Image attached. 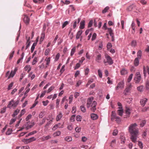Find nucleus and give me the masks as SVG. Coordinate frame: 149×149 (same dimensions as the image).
<instances>
[{"label":"nucleus","mask_w":149,"mask_h":149,"mask_svg":"<svg viewBox=\"0 0 149 149\" xmlns=\"http://www.w3.org/2000/svg\"><path fill=\"white\" fill-rule=\"evenodd\" d=\"M26 111L24 109H23L21 111L20 114L19 115L18 117L20 118L25 113Z\"/></svg>","instance_id":"obj_35"},{"label":"nucleus","mask_w":149,"mask_h":149,"mask_svg":"<svg viewBox=\"0 0 149 149\" xmlns=\"http://www.w3.org/2000/svg\"><path fill=\"white\" fill-rule=\"evenodd\" d=\"M124 86L125 83L123 81H122L118 83L117 86L115 88V90H117L119 88L122 89L124 88Z\"/></svg>","instance_id":"obj_6"},{"label":"nucleus","mask_w":149,"mask_h":149,"mask_svg":"<svg viewBox=\"0 0 149 149\" xmlns=\"http://www.w3.org/2000/svg\"><path fill=\"white\" fill-rule=\"evenodd\" d=\"M61 125V124L60 123H58L57 124H56L52 128V130H55L58 128H63V125H62L61 127H60Z\"/></svg>","instance_id":"obj_10"},{"label":"nucleus","mask_w":149,"mask_h":149,"mask_svg":"<svg viewBox=\"0 0 149 149\" xmlns=\"http://www.w3.org/2000/svg\"><path fill=\"white\" fill-rule=\"evenodd\" d=\"M45 61H46V65L45 67L47 68L50 62V58L49 57L48 58L47 57L45 60Z\"/></svg>","instance_id":"obj_14"},{"label":"nucleus","mask_w":149,"mask_h":149,"mask_svg":"<svg viewBox=\"0 0 149 149\" xmlns=\"http://www.w3.org/2000/svg\"><path fill=\"white\" fill-rule=\"evenodd\" d=\"M55 88V87L54 86H52L50 87H49L47 91V93H49L53 90Z\"/></svg>","instance_id":"obj_26"},{"label":"nucleus","mask_w":149,"mask_h":149,"mask_svg":"<svg viewBox=\"0 0 149 149\" xmlns=\"http://www.w3.org/2000/svg\"><path fill=\"white\" fill-rule=\"evenodd\" d=\"M12 132V130L11 128H9L7 131L6 134L7 135L10 134Z\"/></svg>","instance_id":"obj_38"},{"label":"nucleus","mask_w":149,"mask_h":149,"mask_svg":"<svg viewBox=\"0 0 149 149\" xmlns=\"http://www.w3.org/2000/svg\"><path fill=\"white\" fill-rule=\"evenodd\" d=\"M15 74V72H13L12 70L11 71L10 73V74L9 76L8 77V78L9 79L11 77H13Z\"/></svg>","instance_id":"obj_33"},{"label":"nucleus","mask_w":149,"mask_h":149,"mask_svg":"<svg viewBox=\"0 0 149 149\" xmlns=\"http://www.w3.org/2000/svg\"><path fill=\"white\" fill-rule=\"evenodd\" d=\"M85 21L84 20L82 21L80 23L79 28L81 29H83L84 28Z\"/></svg>","instance_id":"obj_17"},{"label":"nucleus","mask_w":149,"mask_h":149,"mask_svg":"<svg viewBox=\"0 0 149 149\" xmlns=\"http://www.w3.org/2000/svg\"><path fill=\"white\" fill-rule=\"evenodd\" d=\"M112 47V45L111 43L109 42L108 43L107 45V47L108 50L109 49Z\"/></svg>","instance_id":"obj_49"},{"label":"nucleus","mask_w":149,"mask_h":149,"mask_svg":"<svg viewBox=\"0 0 149 149\" xmlns=\"http://www.w3.org/2000/svg\"><path fill=\"white\" fill-rule=\"evenodd\" d=\"M80 108L82 112L84 113L86 112V109L84 105H82L80 107Z\"/></svg>","instance_id":"obj_29"},{"label":"nucleus","mask_w":149,"mask_h":149,"mask_svg":"<svg viewBox=\"0 0 149 149\" xmlns=\"http://www.w3.org/2000/svg\"><path fill=\"white\" fill-rule=\"evenodd\" d=\"M141 79V77L140 72H136L135 76L134 78V80L135 83L136 84L139 83L140 82Z\"/></svg>","instance_id":"obj_5"},{"label":"nucleus","mask_w":149,"mask_h":149,"mask_svg":"<svg viewBox=\"0 0 149 149\" xmlns=\"http://www.w3.org/2000/svg\"><path fill=\"white\" fill-rule=\"evenodd\" d=\"M79 63H77L74 67V69L76 70L79 68L80 66V64Z\"/></svg>","instance_id":"obj_60"},{"label":"nucleus","mask_w":149,"mask_h":149,"mask_svg":"<svg viewBox=\"0 0 149 149\" xmlns=\"http://www.w3.org/2000/svg\"><path fill=\"white\" fill-rule=\"evenodd\" d=\"M127 72V70L125 69H123L120 71V73L122 75H124L126 74Z\"/></svg>","instance_id":"obj_34"},{"label":"nucleus","mask_w":149,"mask_h":149,"mask_svg":"<svg viewBox=\"0 0 149 149\" xmlns=\"http://www.w3.org/2000/svg\"><path fill=\"white\" fill-rule=\"evenodd\" d=\"M69 23V22L68 21H66L65 22L62 24V28H64L66 25H67Z\"/></svg>","instance_id":"obj_41"},{"label":"nucleus","mask_w":149,"mask_h":149,"mask_svg":"<svg viewBox=\"0 0 149 149\" xmlns=\"http://www.w3.org/2000/svg\"><path fill=\"white\" fill-rule=\"evenodd\" d=\"M137 90L138 91L141 92L143 91V86H140L137 88Z\"/></svg>","instance_id":"obj_43"},{"label":"nucleus","mask_w":149,"mask_h":149,"mask_svg":"<svg viewBox=\"0 0 149 149\" xmlns=\"http://www.w3.org/2000/svg\"><path fill=\"white\" fill-rule=\"evenodd\" d=\"M125 111L126 114L128 115H129L131 113V110L129 107H126Z\"/></svg>","instance_id":"obj_21"},{"label":"nucleus","mask_w":149,"mask_h":149,"mask_svg":"<svg viewBox=\"0 0 149 149\" xmlns=\"http://www.w3.org/2000/svg\"><path fill=\"white\" fill-rule=\"evenodd\" d=\"M81 128L79 127H77L75 128V130L76 132H79L81 131Z\"/></svg>","instance_id":"obj_62"},{"label":"nucleus","mask_w":149,"mask_h":149,"mask_svg":"<svg viewBox=\"0 0 149 149\" xmlns=\"http://www.w3.org/2000/svg\"><path fill=\"white\" fill-rule=\"evenodd\" d=\"M37 44L36 42H34L33 43L32 45L31 48V52H33L34 50L35 47L36 46Z\"/></svg>","instance_id":"obj_32"},{"label":"nucleus","mask_w":149,"mask_h":149,"mask_svg":"<svg viewBox=\"0 0 149 149\" xmlns=\"http://www.w3.org/2000/svg\"><path fill=\"white\" fill-rule=\"evenodd\" d=\"M97 105V102L95 101L91 103L87 102L86 106L88 108L91 107V110L93 112H95L96 110V107Z\"/></svg>","instance_id":"obj_2"},{"label":"nucleus","mask_w":149,"mask_h":149,"mask_svg":"<svg viewBox=\"0 0 149 149\" xmlns=\"http://www.w3.org/2000/svg\"><path fill=\"white\" fill-rule=\"evenodd\" d=\"M45 37V33L44 32H42L41 34V37L40 40V43L41 44L42 42L44 40Z\"/></svg>","instance_id":"obj_19"},{"label":"nucleus","mask_w":149,"mask_h":149,"mask_svg":"<svg viewBox=\"0 0 149 149\" xmlns=\"http://www.w3.org/2000/svg\"><path fill=\"white\" fill-rule=\"evenodd\" d=\"M97 34L95 33H94L92 35L91 40L93 41L95 40L96 38Z\"/></svg>","instance_id":"obj_47"},{"label":"nucleus","mask_w":149,"mask_h":149,"mask_svg":"<svg viewBox=\"0 0 149 149\" xmlns=\"http://www.w3.org/2000/svg\"><path fill=\"white\" fill-rule=\"evenodd\" d=\"M37 131H36V130L32 132H31L29 133L26 136H28L31 135H32L35 134H36V133H37Z\"/></svg>","instance_id":"obj_48"},{"label":"nucleus","mask_w":149,"mask_h":149,"mask_svg":"<svg viewBox=\"0 0 149 149\" xmlns=\"http://www.w3.org/2000/svg\"><path fill=\"white\" fill-rule=\"evenodd\" d=\"M105 57L107 60V61L104 60L103 62L105 65L107 63L109 65H111L113 63V61L110 56L107 54H106L105 55Z\"/></svg>","instance_id":"obj_4"},{"label":"nucleus","mask_w":149,"mask_h":149,"mask_svg":"<svg viewBox=\"0 0 149 149\" xmlns=\"http://www.w3.org/2000/svg\"><path fill=\"white\" fill-rule=\"evenodd\" d=\"M118 114L120 116H122L123 114V109H119L118 110Z\"/></svg>","instance_id":"obj_31"},{"label":"nucleus","mask_w":149,"mask_h":149,"mask_svg":"<svg viewBox=\"0 0 149 149\" xmlns=\"http://www.w3.org/2000/svg\"><path fill=\"white\" fill-rule=\"evenodd\" d=\"M133 76V74H131L129 75L128 78L127 80V82H128L129 83L131 81L132 79Z\"/></svg>","instance_id":"obj_39"},{"label":"nucleus","mask_w":149,"mask_h":149,"mask_svg":"<svg viewBox=\"0 0 149 149\" xmlns=\"http://www.w3.org/2000/svg\"><path fill=\"white\" fill-rule=\"evenodd\" d=\"M109 8L108 6H107L102 10V13H106L107 12V11L109 10Z\"/></svg>","instance_id":"obj_55"},{"label":"nucleus","mask_w":149,"mask_h":149,"mask_svg":"<svg viewBox=\"0 0 149 149\" xmlns=\"http://www.w3.org/2000/svg\"><path fill=\"white\" fill-rule=\"evenodd\" d=\"M130 89L128 88L127 87L125 89L124 92V93L125 95H127V93H128L130 91Z\"/></svg>","instance_id":"obj_45"},{"label":"nucleus","mask_w":149,"mask_h":149,"mask_svg":"<svg viewBox=\"0 0 149 149\" xmlns=\"http://www.w3.org/2000/svg\"><path fill=\"white\" fill-rule=\"evenodd\" d=\"M13 83L11 82L10 84H9L8 86V90H10L11 89L13 85Z\"/></svg>","instance_id":"obj_61"},{"label":"nucleus","mask_w":149,"mask_h":149,"mask_svg":"<svg viewBox=\"0 0 149 149\" xmlns=\"http://www.w3.org/2000/svg\"><path fill=\"white\" fill-rule=\"evenodd\" d=\"M19 102V100L15 101L12 100L9 102V104L7 106V107L10 109L12 107L15 108L18 104Z\"/></svg>","instance_id":"obj_3"},{"label":"nucleus","mask_w":149,"mask_h":149,"mask_svg":"<svg viewBox=\"0 0 149 149\" xmlns=\"http://www.w3.org/2000/svg\"><path fill=\"white\" fill-rule=\"evenodd\" d=\"M30 148L28 146H22L21 149H29Z\"/></svg>","instance_id":"obj_64"},{"label":"nucleus","mask_w":149,"mask_h":149,"mask_svg":"<svg viewBox=\"0 0 149 149\" xmlns=\"http://www.w3.org/2000/svg\"><path fill=\"white\" fill-rule=\"evenodd\" d=\"M93 28H91L90 29H88L85 32V35H87L88 34L89 32H90V31H93Z\"/></svg>","instance_id":"obj_51"},{"label":"nucleus","mask_w":149,"mask_h":149,"mask_svg":"<svg viewBox=\"0 0 149 149\" xmlns=\"http://www.w3.org/2000/svg\"><path fill=\"white\" fill-rule=\"evenodd\" d=\"M76 51V47H74L71 50V52L70 53V56H72L74 53Z\"/></svg>","instance_id":"obj_27"},{"label":"nucleus","mask_w":149,"mask_h":149,"mask_svg":"<svg viewBox=\"0 0 149 149\" xmlns=\"http://www.w3.org/2000/svg\"><path fill=\"white\" fill-rule=\"evenodd\" d=\"M137 126V125L136 123H133L131 124L128 127L129 132L131 134V140L134 143L136 142L139 133V129Z\"/></svg>","instance_id":"obj_1"},{"label":"nucleus","mask_w":149,"mask_h":149,"mask_svg":"<svg viewBox=\"0 0 149 149\" xmlns=\"http://www.w3.org/2000/svg\"><path fill=\"white\" fill-rule=\"evenodd\" d=\"M139 58H136L134 61V64L135 66H138L139 64Z\"/></svg>","instance_id":"obj_20"},{"label":"nucleus","mask_w":149,"mask_h":149,"mask_svg":"<svg viewBox=\"0 0 149 149\" xmlns=\"http://www.w3.org/2000/svg\"><path fill=\"white\" fill-rule=\"evenodd\" d=\"M142 56V52L141 50H139L137 53V57L136 58H138L139 59L141 58Z\"/></svg>","instance_id":"obj_25"},{"label":"nucleus","mask_w":149,"mask_h":149,"mask_svg":"<svg viewBox=\"0 0 149 149\" xmlns=\"http://www.w3.org/2000/svg\"><path fill=\"white\" fill-rule=\"evenodd\" d=\"M23 20L24 22L26 24H29L30 20L29 17L28 16H25L23 18Z\"/></svg>","instance_id":"obj_15"},{"label":"nucleus","mask_w":149,"mask_h":149,"mask_svg":"<svg viewBox=\"0 0 149 149\" xmlns=\"http://www.w3.org/2000/svg\"><path fill=\"white\" fill-rule=\"evenodd\" d=\"M107 29H108V32H109L110 36H112V35L113 34V30L111 28H108Z\"/></svg>","instance_id":"obj_40"},{"label":"nucleus","mask_w":149,"mask_h":149,"mask_svg":"<svg viewBox=\"0 0 149 149\" xmlns=\"http://www.w3.org/2000/svg\"><path fill=\"white\" fill-rule=\"evenodd\" d=\"M61 134V132L59 131H58L54 133L53 135L54 137H56V136H59Z\"/></svg>","instance_id":"obj_28"},{"label":"nucleus","mask_w":149,"mask_h":149,"mask_svg":"<svg viewBox=\"0 0 149 149\" xmlns=\"http://www.w3.org/2000/svg\"><path fill=\"white\" fill-rule=\"evenodd\" d=\"M101 59V55L100 54H99L97 55V56H96V58L95 59V60L97 62L100 63Z\"/></svg>","instance_id":"obj_16"},{"label":"nucleus","mask_w":149,"mask_h":149,"mask_svg":"<svg viewBox=\"0 0 149 149\" xmlns=\"http://www.w3.org/2000/svg\"><path fill=\"white\" fill-rule=\"evenodd\" d=\"M63 116L62 113L61 112H59L57 115L56 117V120L58 121L60 120Z\"/></svg>","instance_id":"obj_13"},{"label":"nucleus","mask_w":149,"mask_h":149,"mask_svg":"<svg viewBox=\"0 0 149 149\" xmlns=\"http://www.w3.org/2000/svg\"><path fill=\"white\" fill-rule=\"evenodd\" d=\"M114 119H116V121L118 123H119L120 122V118L118 116L114 118Z\"/></svg>","instance_id":"obj_50"},{"label":"nucleus","mask_w":149,"mask_h":149,"mask_svg":"<svg viewBox=\"0 0 149 149\" xmlns=\"http://www.w3.org/2000/svg\"><path fill=\"white\" fill-rule=\"evenodd\" d=\"M60 54L59 53H58L56 55L54 58V62L57 61L59 59Z\"/></svg>","instance_id":"obj_24"},{"label":"nucleus","mask_w":149,"mask_h":149,"mask_svg":"<svg viewBox=\"0 0 149 149\" xmlns=\"http://www.w3.org/2000/svg\"><path fill=\"white\" fill-rule=\"evenodd\" d=\"M91 118L93 120H94L97 119L98 118V115L96 114L92 113L91 115Z\"/></svg>","instance_id":"obj_12"},{"label":"nucleus","mask_w":149,"mask_h":149,"mask_svg":"<svg viewBox=\"0 0 149 149\" xmlns=\"http://www.w3.org/2000/svg\"><path fill=\"white\" fill-rule=\"evenodd\" d=\"M52 137L50 135H48L47 136H43L41 138V140L42 141H45V140H48L51 138Z\"/></svg>","instance_id":"obj_9"},{"label":"nucleus","mask_w":149,"mask_h":149,"mask_svg":"<svg viewBox=\"0 0 149 149\" xmlns=\"http://www.w3.org/2000/svg\"><path fill=\"white\" fill-rule=\"evenodd\" d=\"M38 59L37 57H35L33 60L32 64L33 65H34L37 62Z\"/></svg>","instance_id":"obj_46"},{"label":"nucleus","mask_w":149,"mask_h":149,"mask_svg":"<svg viewBox=\"0 0 149 149\" xmlns=\"http://www.w3.org/2000/svg\"><path fill=\"white\" fill-rule=\"evenodd\" d=\"M60 100L59 99H57L56 100V108H58L59 107V103Z\"/></svg>","instance_id":"obj_58"},{"label":"nucleus","mask_w":149,"mask_h":149,"mask_svg":"<svg viewBox=\"0 0 149 149\" xmlns=\"http://www.w3.org/2000/svg\"><path fill=\"white\" fill-rule=\"evenodd\" d=\"M32 116V115L30 114L27 116L25 119L26 121H28L31 118Z\"/></svg>","instance_id":"obj_59"},{"label":"nucleus","mask_w":149,"mask_h":149,"mask_svg":"<svg viewBox=\"0 0 149 149\" xmlns=\"http://www.w3.org/2000/svg\"><path fill=\"white\" fill-rule=\"evenodd\" d=\"M44 115L45 114L44 112H41L39 115V118H42L43 117V116H44Z\"/></svg>","instance_id":"obj_63"},{"label":"nucleus","mask_w":149,"mask_h":149,"mask_svg":"<svg viewBox=\"0 0 149 149\" xmlns=\"http://www.w3.org/2000/svg\"><path fill=\"white\" fill-rule=\"evenodd\" d=\"M82 31L81 30L78 31L76 36V39H78L79 38L80 36L82 33Z\"/></svg>","instance_id":"obj_18"},{"label":"nucleus","mask_w":149,"mask_h":149,"mask_svg":"<svg viewBox=\"0 0 149 149\" xmlns=\"http://www.w3.org/2000/svg\"><path fill=\"white\" fill-rule=\"evenodd\" d=\"M65 140L69 142L72 140V138L70 136H67L65 138Z\"/></svg>","instance_id":"obj_36"},{"label":"nucleus","mask_w":149,"mask_h":149,"mask_svg":"<svg viewBox=\"0 0 149 149\" xmlns=\"http://www.w3.org/2000/svg\"><path fill=\"white\" fill-rule=\"evenodd\" d=\"M46 119V118H44L42 120V122L40 123H39L38 125H42L43 124L45 123V121Z\"/></svg>","instance_id":"obj_53"},{"label":"nucleus","mask_w":149,"mask_h":149,"mask_svg":"<svg viewBox=\"0 0 149 149\" xmlns=\"http://www.w3.org/2000/svg\"><path fill=\"white\" fill-rule=\"evenodd\" d=\"M24 69L25 70H27V72H29L31 70V67L30 65H26L25 66Z\"/></svg>","instance_id":"obj_22"},{"label":"nucleus","mask_w":149,"mask_h":149,"mask_svg":"<svg viewBox=\"0 0 149 149\" xmlns=\"http://www.w3.org/2000/svg\"><path fill=\"white\" fill-rule=\"evenodd\" d=\"M147 100L148 99L145 98H143V99H141L140 100V103L141 105L143 107L145 105Z\"/></svg>","instance_id":"obj_11"},{"label":"nucleus","mask_w":149,"mask_h":149,"mask_svg":"<svg viewBox=\"0 0 149 149\" xmlns=\"http://www.w3.org/2000/svg\"><path fill=\"white\" fill-rule=\"evenodd\" d=\"M136 45V41L135 40H133L131 44V45L132 47H135Z\"/></svg>","instance_id":"obj_37"},{"label":"nucleus","mask_w":149,"mask_h":149,"mask_svg":"<svg viewBox=\"0 0 149 149\" xmlns=\"http://www.w3.org/2000/svg\"><path fill=\"white\" fill-rule=\"evenodd\" d=\"M19 112V110L17 109L16 110H15L13 114H12V116L13 117H15L16 116L18 113Z\"/></svg>","instance_id":"obj_30"},{"label":"nucleus","mask_w":149,"mask_h":149,"mask_svg":"<svg viewBox=\"0 0 149 149\" xmlns=\"http://www.w3.org/2000/svg\"><path fill=\"white\" fill-rule=\"evenodd\" d=\"M146 122L145 120H142L140 123V126L141 127H143L146 124Z\"/></svg>","instance_id":"obj_44"},{"label":"nucleus","mask_w":149,"mask_h":149,"mask_svg":"<svg viewBox=\"0 0 149 149\" xmlns=\"http://www.w3.org/2000/svg\"><path fill=\"white\" fill-rule=\"evenodd\" d=\"M81 117L79 115H78L76 116V119L78 121H81Z\"/></svg>","instance_id":"obj_54"},{"label":"nucleus","mask_w":149,"mask_h":149,"mask_svg":"<svg viewBox=\"0 0 149 149\" xmlns=\"http://www.w3.org/2000/svg\"><path fill=\"white\" fill-rule=\"evenodd\" d=\"M98 72L99 76L100 77L102 78V71L100 70H98Z\"/></svg>","instance_id":"obj_52"},{"label":"nucleus","mask_w":149,"mask_h":149,"mask_svg":"<svg viewBox=\"0 0 149 149\" xmlns=\"http://www.w3.org/2000/svg\"><path fill=\"white\" fill-rule=\"evenodd\" d=\"M34 125L33 122H28L26 123V130L31 128Z\"/></svg>","instance_id":"obj_7"},{"label":"nucleus","mask_w":149,"mask_h":149,"mask_svg":"<svg viewBox=\"0 0 149 149\" xmlns=\"http://www.w3.org/2000/svg\"><path fill=\"white\" fill-rule=\"evenodd\" d=\"M117 116H116V114L115 112L114 111H112V112L111 114V120H114V118H115Z\"/></svg>","instance_id":"obj_23"},{"label":"nucleus","mask_w":149,"mask_h":149,"mask_svg":"<svg viewBox=\"0 0 149 149\" xmlns=\"http://www.w3.org/2000/svg\"><path fill=\"white\" fill-rule=\"evenodd\" d=\"M50 51V49L49 48H47V49H46L45 50V55L46 56H47V55H48Z\"/></svg>","instance_id":"obj_42"},{"label":"nucleus","mask_w":149,"mask_h":149,"mask_svg":"<svg viewBox=\"0 0 149 149\" xmlns=\"http://www.w3.org/2000/svg\"><path fill=\"white\" fill-rule=\"evenodd\" d=\"M138 146L139 147L141 148L142 149L143 148V143L141 141H138Z\"/></svg>","instance_id":"obj_57"},{"label":"nucleus","mask_w":149,"mask_h":149,"mask_svg":"<svg viewBox=\"0 0 149 149\" xmlns=\"http://www.w3.org/2000/svg\"><path fill=\"white\" fill-rule=\"evenodd\" d=\"M143 72L144 75L145 77L146 76L147 72L149 74V67L148 66H147L146 67L144 66L143 67Z\"/></svg>","instance_id":"obj_8"},{"label":"nucleus","mask_w":149,"mask_h":149,"mask_svg":"<svg viewBox=\"0 0 149 149\" xmlns=\"http://www.w3.org/2000/svg\"><path fill=\"white\" fill-rule=\"evenodd\" d=\"M131 27L133 30H135V24L134 22L132 21L131 25Z\"/></svg>","instance_id":"obj_56"}]
</instances>
